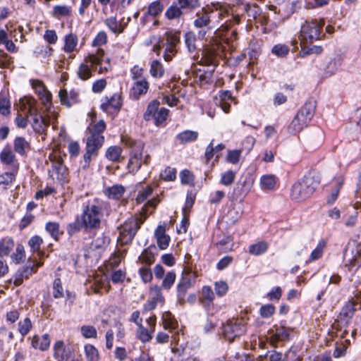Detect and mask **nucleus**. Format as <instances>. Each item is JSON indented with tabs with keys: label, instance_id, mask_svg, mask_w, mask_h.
<instances>
[{
	"label": "nucleus",
	"instance_id": "f257e3e1",
	"mask_svg": "<svg viewBox=\"0 0 361 361\" xmlns=\"http://www.w3.org/2000/svg\"><path fill=\"white\" fill-rule=\"evenodd\" d=\"M106 129V124L101 120L95 124H91L87 128L88 134L86 140L85 154L83 156L84 168L90 165L92 157H96L102 147L104 137L102 135Z\"/></svg>",
	"mask_w": 361,
	"mask_h": 361
},
{
	"label": "nucleus",
	"instance_id": "f03ea898",
	"mask_svg": "<svg viewBox=\"0 0 361 361\" xmlns=\"http://www.w3.org/2000/svg\"><path fill=\"white\" fill-rule=\"evenodd\" d=\"M321 181L320 173L311 171L302 178L295 183L291 188L290 197L296 202H301L310 197Z\"/></svg>",
	"mask_w": 361,
	"mask_h": 361
},
{
	"label": "nucleus",
	"instance_id": "7ed1b4c3",
	"mask_svg": "<svg viewBox=\"0 0 361 361\" xmlns=\"http://www.w3.org/2000/svg\"><path fill=\"white\" fill-rule=\"evenodd\" d=\"M104 52L102 49H98L96 54H89L85 59V63L80 64L78 68V75L82 80H87L92 76V69L88 63L94 67L99 73L107 71L110 68L109 59L104 60Z\"/></svg>",
	"mask_w": 361,
	"mask_h": 361
},
{
	"label": "nucleus",
	"instance_id": "20e7f679",
	"mask_svg": "<svg viewBox=\"0 0 361 361\" xmlns=\"http://www.w3.org/2000/svg\"><path fill=\"white\" fill-rule=\"evenodd\" d=\"M165 39H161L154 46L153 51L158 55L161 49H164V59L166 61H171L177 53L176 47L180 42V32L173 30L165 33Z\"/></svg>",
	"mask_w": 361,
	"mask_h": 361
},
{
	"label": "nucleus",
	"instance_id": "39448f33",
	"mask_svg": "<svg viewBox=\"0 0 361 361\" xmlns=\"http://www.w3.org/2000/svg\"><path fill=\"white\" fill-rule=\"evenodd\" d=\"M145 219L146 216L143 219L137 216H131L123 224L118 228L119 231L118 241L121 245H126L130 243Z\"/></svg>",
	"mask_w": 361,
	"mask_h": 361
},
{
	"label": "nucleus",
	"instance_id": "423d86ee",
	"mask_svg": "<svg viewBox=\"0 0 361 361\" xmlns=\"http://www.w3.org/2000/svg\"><path fill=\"white\" fill-rule=\"evenodd\" d=\"M324 25L323 19L312 20L311 21H305L301 26L300 30V45L304 44L311 43L314 40L321 39V30Z\"/></svg>",
	"mask_w": 361,
	"mask_h": 361
},
{
	"label": "nucleus",
	"instance_id": "0eeeda50",
	"mask_svg": "<svg viewBox=\"0 0 361 361\" xmlns=\"http://www.w3.org/2000/svg\"><path fill=\"white\" fill-rule=\"evenodd\" d=\"M144 144L142 142H135L131 146L130 158L128 163V169L130 173H135L141 167L142 163L148 164L150 157L147 154L143 157L142 152Z\"/></svg>",
	"mask_w": 361,
	"mask_h": 361
},
{
	"label": "nucleus",
	"instance_id": "6e6552de",
	"mask_svg": "<svg viewBox=\"0 0 361 361\" xmlns=\"http://www.w3.org/2000/svg\"><path fill=\"white\" fill-rule=\"evenodd\" d=\"M103 216L101 207L89 204L83 211L82 224L87 228H99Z\"/></svg>",
	"mask_w": 361,
	"mask_h": 361
},
{
	"label": "nucleus",
	"instance_id": "1a4fd4ad",
	"mask_svg": "<svg viewBox=\"0 0 361 361\" xmlns=\"http://www.w3.org/2000/svg\"><path fill=\"white\" fill-rule=\"evenodd\" d=\"M246 328L238 319L228 320L223 325V335L229 342L233 341L235 337L240 336L245 332Z\"/></svg>",
	"mask_w": 361,
	"mask_h": 361
},
{
	"label": "nucleus",
	"instance_id": "9d476101",
	"mask_svg": "<svg viewBox=\"0 0 361 361\" xmlns=\"http://www.w3.org/2000/svg\"><path fill=\"white\" fill-rule=\"evenodd\" d=\"M46 116H42L39 114L37 107L35 109L31 110V112L28 114L32 117V128L37 133H42L44 130L45 128L48 126L51 120L56 118L54 114L51 112V108L49 111L46 109Z\"/></svg>",
	"mask_w": 361,
	"mask_h": 361
},
{
	"label": "nucleus",
	"instance_id": "9b49d317",
	"mask_svg": "<svg viewBox=\"0 0 361 361\" xmlns=\"http://www.w3.org/2000/svg\"><path fill=\"white\" fill-rule=\"evenodd\" d=\"M31 85L35 92L39 97L42 104L44 105L47 111H49V108L51 106V94L47 89L44 83L39 80H31Z\"/></svg>",
	"mask_w": 361,
	"mask_h": 361
},
{
	"label": "nucleus",
	"instance_id": "f8f14e48",
	"mask_svg": "<svg viewBox=\"0 0 361 361\" xmlns=\"http://www.w3.org/2000/svg\"><path fill=\"white\" fill-rule=\"evenodd\" d=\"M164 301L161 288L158 286H154L150 288L149 299L144 305V310L145 311H152L158 305H163Z\"/></svg>",
	"mask_w": 361,
	"mask_h": 361
},
{
	"label": "nucleus",
	"instance_id": "ddd939ff",
	"mask_svg": "<svg viewBox=\"0 0 361 361\" xmlns=\"http://www.w3.org/2000/svg\"><path fill=\"white\" fill-rule=\"evenodd\" d=\"M356 302L349 300L342 307L340 314L338 317V326L342 327H346L349 325L351 319L356 311Z\"/></svg>",
	"mask_w": 361,
	"mask_h": 361
},
{
	"label": "nucleus",
	"instance_id": "4468645a",
	"mask_svg": "<svg viewBox=\"0 0 361 361\" xmlns=\"http://www.w3.org/2000/svg\"><path fill=\"white\" fill-rule=\"evenodd\" d=\"M54 356L57 361H73L72 348L66 346L62 341H58L54 343Z\"/></svg>",
	"mask_w": 361,
	"mask_h": 361
},
{
	"label": "nucleus",
	"instance_id": "2eb2a0df",
	"mask_svg": "<svg viewBox=\"0 0 361 361\" xmlns=\"http://www.w3.org/2000/svg\"><path fill=\"white\" fill-rule=\"evenodd\" d=\"M214 10L211 7H204L200 11L196 13V19L194 20V25L197 28L208 27L211 23V14Z\"/></svg>",
	"mask_w": 361,
	"mask_h": 361
},
{
	"label": "nucleus",
	"instance_id": "dca6fc26",
	"mask_svg": "<svg viewBox=\"0 0 361 361\" xmlns=\"http://www.w3.org/2000/svg\"><path fill=\"white\" fill-rule=\"evenodd\" d=\"M42 265L41 262L35 263V262H30V264L27 265L23 269L18 270L15 276L14 284L20 286L24 279H27L32 273H35L38 267Z\"/></svg>",
	"mask_w": 361,
	"mask_h": 361
},
{
	"label": "nucleus",
	"instance_id": "f3484780",
	"mask_svg": "<svg viewBox=\"0 0 361 361\" xmlns=\"http://www.w3.org/2000/svg\"><path fill=\"white\" fill-rule=\"evenodd\" d=\"M309 124L306 118L300 116L298 113L295 116L288 127V131L290 134L296 135L302 131Z\"/></svg>",
	"mask_w": 361,
	"mask_h": 361
},
{
	"label": "nucleus",
	"instance_id": "a211bd4d",
	"mask_svg": "<svg viewBox=\"0 0 361 361\" xmlns=\"http://www.w3.org/2000/svg\"><path fill=\"white\" fill-rule=\"evenodd\" d=\"M147 322L151 327V331L145 329L142 325L138 326L137 336L142 342H147L152 339V334L154 331L156 325V317H149L147 319Z\"/></svg>",
	"mask_w": 361,
	"mask_h": 361
},
{
	"label": "nucleus",
	"instance_id": "6ab92c4d",
	"mask_svg": "<svg viewBox=\"0 0 361 361\" xmlns=\"http://www.w3.org/2000/svg\"><path fill=\"white\" fill-rule=\"evenodd\" d=\"M149 89V83L145 78H138V80L134 81L131 90V96L137 99L139 97L145 94Z\"/></svg>",
	"mask_w": 361,
	"mask_h": 361
},
{
	"label": "nucleus",
	"instance_id": "aec40b11",
	"mask_svg": "<svg viewBox=\"0 0 361 361\" xmlns=\"http://www.w3.org/2000/svg\"><path fill=\"white\" fill-rule=\"evenodd\" d=\"M315 108L316 102L313 99H309L300 109L298 113L310 123L314 115Z\"/></svg>",
	"mask_w": 361,
	"mask_h": 361
},
{
	"label": "nucleus",
	"instance_id": "412c9836",
	"mask_svg": "<svg viewBox=\"0 0 361 361\" xmlns=\"http://www.w3.org/2000/svg\"><path fill=\"white\" fill-rule=\"evenodd\" d=\"M216 99V104L220 106L225 113H228L231 106L228 102L234 99L231 95V92L228 90L220 91L219 97H217Z\"/></svg>",
	"mask_w": 361,
	"mask_h": 361
},
{
	"label": "nucleus",
	"instance_id": "4be33fe9",
	"mask_svg": "<svg viewBox=\"0 0 361 361\" xmlns=\"http://www.w3.org/2000/svg\"><path fill=\"white\" fill-rule=\"evenodd\" d=\"M17 106L20 111H24L26 116H29L31 110L36 108V100L30 97H25L20 99Z\"/></svg>",
	"mask_w": 361,
	"mask_h": 361
},
{
	"label": "nucleus",
	"instance_id": "5701e85b",
	"mask_svg": "<svg viewBox=\"0 0 361 361\" xmlns=\"http://www.w3.org/2000/svg\"><path fill=\"white\" fill-rule=\"evenodd\" d=\"M106 277L104 276H97L88 280V284L92 288L94 293H99L103 288L108 291V288H106Z\"/></svg>",
	"mask_w": 361,
	"mask_h": 361
},
{
	"label": "nucleus",
	"instance_id": "b1692460",
	"mask_svg": "<svg viewBox=\"0 0 361 361\" xmlns=\"http://www.w3.org/2000/svg\"><path fill=\"white\" fill-rule=\"evenodd\" d=\"M121 106V97L116 94H114L110 99L106 98L105 102L101 104V109L106 112H108L110 108H113L115 110H118Z\"/></svg>",
	"mask_w": 361,
	"mask_h": 361
},
{
	"label": "nucleus",
	"instance_id": "393cba45",
	"mask_svg": "<svg viewBox=\"0 0 361 361\" xmlns=\"http://www.w3.org/2000/svg\"><path fill=\"white\" fill-rule=\"evenodd\" d=\"M14 150L20 155H25L30 149V145L23 137H17L13 142Z\"/></svg>",
	"mask_w": 361,
	"mask_h": 361
},
{
	"label": "nucleus",
	"instance_id": "a878e982",
	"mask_svg": "<svg viewBox=\"0 0 361 361\" xmlns=\"http://www.w3.org/2000/svg\"><path fill=\"white\" fill-rule=\"evenodd\" d=\"M50 345V339L48 334H44L41 336H35L32 339V346L41 350H47Z\"/></svg>",
	"mask_w": 361,
	"mask_h": 361
},
{
	"label": "nucleus",
	"instance_id": "bb28decb",
	"mask_svg": "<svg viewBox=\"0 0 361 361\" xmlns=\"http://www.w3.org/2000/svg\"><path fill=\"white\" fill-rule=\"evenodd\" d=\"M59 96L63 104L71 106L77 102L78 93L75 91H71L68 94L66 90H61L59 92Z\"/></svg>",
	"mask_w": 361,
	"mask_h": 361
},
{
	"label": "nucleus",
	"instance_id": "cd10ccee",
	"mask_svg": "<svg viewBox=\"0 0 361 361\" xmlns=\"http://www.w3.org/2000/svg\"><path fill=\"white\" fill-rule=\"evenodd\" d=\"M195 274L192 272V269L185 267L178 282L192 287L195 283Z\"/></svg>",
	"mask_w": 361,
	"mask_h": 361
},
{
	"label": "nucleus",
	"instance_id": "c85d7f7f",
	"mask_svg": "<svg viewBox=\"0 0 361 361\" xmlns=\"http://www.w3.org/2000/svg\"><path fill=\"white\" fill-rule=\"evenodd\" d=\"M341 64V59L339 56H336L332 59H331L324 68V75L325 77L331 76L334 74L338 68Z\"/></svg>",
	"mask_w": 361,
	"mask_h": 361
},
{
	"label": "nucleus",
	"instance_id": "c756f323",
	"mask_svg": "<svg viewBox=\"0 0 361 361\" xmlns=\"http://www.w3.org/2000/svg\"><path fill=\"white\" fill-rule=\"evenodd\" d=\"M105 194L109 198L118 200L122 197L125 192V188L121 185H114L105 190Z\"/></svg>",
	"mask_w": 361,
	"mask_h": 361
},
{
	"label": "nucleus",
	"instance_id": "7c9ffc66",
	"mask_svg": "<svg viewBox=\"0 0 361 361\" xmlns=\"http://www.w3.org/2000/svg\"><path fill=\"white\" fill-rule=\"evenodd\" d=\"M183 15L181 8L174 2L165 11V16L169 20L179 19Z\"/></svg>",
	"mask_w": 361,
	"mask_h": 361
},
{
	"label": "nucleus",
	"instance_id": "2f4dec72",
	"mask_svg": "<svg viewBox=\"0 0 361 361\" xmlns=\"http://www.w3.org/2000/svg\"><path fill=\"white\" fill-rule=\"evenodd\" d=\"M63 50L65 52L70 53L76 50L78 45V37L75 35L70 33L65 37Z\"/></svg>",
	"mask_w": 361,
	"mask_h": 361
},
{
	"label": "nucleus",
	"instance_id": "473e14b6",
	"mask_svg": "<svg viewBox=\"0 0 361 361\" xmlns=\"http://www.w3.org/2000/svg\"><path fill=\"white\" fill-rule=\"evenodd\" d=\"M162 323L166 329H174L178 326V322L169 311L162 314Z\"/></svg>",
	"mask_w": 361,
	"mask_h": 361
},
{
	"label": "nucleus",
	"instance_id": "72a5a7b5",
	"mask_svg": "<svg viewBox=\"0 0 361 361\" xmlns=\"http://www.w3.org/2000/svg\"><path fill=\"white\" fill-rule=\"evenodd\" d=\"M16 156L11 147H5L0 153V160L4 164H11L15 160Z\"/></svg>",
	"mask_w": 361,
	"mask_h": 361
},
{
	"label": "nucleus",
	"instance_id": "f704fd0d",
	"mask_svg": "<svg viewBox=\"0 0 361 361\" xmlns=\"http://www.w3.org/2000/svg\"><path fill=\"white\" fill-rule=\"evenodd\" d=\"M46 231L56 240L63 234V231L60 229V225L57 222H48L45 226Z\"/></svg>",
	"mask_w": 361,
	"mask_h": 361
},
{
	"label": "nucleus",
	"instance_id": "c9c22d12",
	"mask_svg": "<svg viewBox=\"0 0 361 361\" xmlns=\"http://www.w3.org/2000/svg\"><path fill=\"white\" fill-rule=\"evenodd\" d=\"M269 248V243L260 241L251 245L249 247V252L252 255H260L264 253Z\"/></svg>",
	"mask_w": 361,
	"mask_h": 361
},
{
	"label": "nucleus",
	"instance_id": "e433bc0d",
	"mask_svg": "<svg viewBox=\"0 0 361 361\" xmlns=\"http://www.w3.org/2000/svg\"><path fill=\"white\" fill-rule=\"evenodd\" d=\"M84 350L87 361H99V354L94 345L87 344L84 346Z\"/></svg>",
	"mask_w": 361,
	"mask_h": 361
},
{
	"label": "nucleus",
	"instance_id": "4c0bfd02",
	"mask_svg": "<svg viewBox=\"0 0 361 361\" xmlns=\"http://www.w3.org/2000/svg\"><path fill=\"white\" fill-rule=\"evenodd\" d=\"M202 59L204 60V63L207 65H216V54L215 50L213 48H207L203 52Z\"/></svg>",
	"mask_w": 361,
	"mask_h": 361
},
{
	"label": "nucleus",
	"instance_id": "58836bf2",
	"mask_svg": "<svg viewBox=\"0 0 361 361\" xmlns=\"http://www.w3.org/2000/svg\"><path fill=\"white\" fill-rule=\"evenodd\" d=\"M198 137V133L193 130H185L180 133L177 135V139L181 143H187L189 142H192L197 140Z\"/></svg>",
	"mask_w": 361,
	"mask_h": 361
},
{
	"label": "nucleus",
	"instance_id": "ea45409f",
	"mask_svg": "<svg viewBox=\"0 0 361 361\" xmlns=\"http://www.w3.org/2000/svg\"><path fill=\"white\" fill-rule=\"evenodd\" d=\"M347 252L344 255V259L346 262V265L349 267V269L351 270L353 267H359L361 266V254L356 251L355 254H353L352 257L347 259Z\"/></svg>",
	"mask_w": 361,
	"mask_h": 361
},
{
	"label": "nucleus",
	"instance_id": "a19ab883",
	"mask_svg": "<svg viewBox=\"0 0 361 361\" xmlns=\"http://www.w3.org/2000/svg\"><path fill=\"white\" fill-rule=\"evenodd\" d=\"M159 102L157 100L152 101L147 106L146 112L144 114V118L146 121H151L155 116L159 109Z\"/></svg>",
	"mask_w": 361,
	"mask_h": 361
},
{
	"label": "nucleus",
	"instance_id": "79ce46f5",
	"mask_svg": "<svg viewBox=\"0 0 361 361\" xmlns=\"http://www.w3.org/2000/svg\"><path fill=\"white\" fill-rule=\"evenodd\" d=\"M164 73V68L161 63L157 60H154L150 66V74L154 78H161Z\"/></svg>",
	"mask_w": 361,
	"mask_h": 361
},
{
	"label": "nucleus",
	"instance_id": "37998d69",
	"mask_svg": "<svg viewBox=\"0 0 361 361\" xmlns=\"http://www.w3.org/2000/svg\"><path fill=\"white\" fill-rule=\"evenodd\" d=\"M214 299V293L209 286H204L202 289L201 302L204 306L208 305Z\"/></svg>",
	"mask_w": 361,
	"mask_h": 361
},
{
	"label": "nucleus",
	"instance_id": "c03bdc74",
	"mask_svg": "<svg viewBox=\"0 0 361 361\" xmlns=\"http://www.w3.org/2000/svg\"><path fill=\"white\" fill-rule=\"evenodd\" d=\"M252 183V181L247 180H244L243 183H238L234 190V192L236 193L238 197H244L248 193Z\"/></svg>",
	"mask_w": 361,
	"mask_h": 361
},
{
	"label": "nucleus",
	"instance_id": "a18cd8bd",
	"mask_svg": "<svg viewBox=\"0 0 361 361\" xmlns=\"http://www.w3.org/2000/svg\"><path fill=\"white\" fill-rule=\"evenodd\" d=\"M14 243L11 238H4L0 241V257L7 255L13 250Z\"/></svg>",
	"mask_w": 361,
	"mask_h": 361
},
{
	"label": "nucleus",
	"instance_id": "49530a36",
	"mask_svg": "<svg viewBox=\"0 0 361 361\" xmlns=\"http://www.w3.org/2000/svg\"><path fill=\"white\" fill-rule=\"evenodd\" d=\"M164 9V5L160 0L152 2L147 8V13L153 17L159 16Z\"/></svg>",
	"mask_w": 361,
	"mask_h": 361
},
{
	"label": "nucleus",
	"instance_id": "de8ad7c7",
	"mask_svg": "<svg viewBox=\"0 0 361 361\" xmlns=\"http://www.w3.org/2000/svg\"><path fill=\"white\" fill-rule=\"evenodd\" d=\"M122 152V149L118 146H111L109 147L106 152V157L108 159L112 161H117L119 160Z\"/></svg>",
	"mask_w": 361,
	"mask_h": 361
},
{
	"label": "nucleus",
	"instance_id": "09e8293b",
	"mask_svg": "<svg viewBox=\"0 0 361 361\" xmlns=\"http://www.w3.org/2000/svg\"><path fill=\"white\" fill-rule=\"evenodd\" d=\"M326 243L324 240H321L317 244L316 248L311 252L310 256V261H315L322 257L324 249L326 247Z\"/></svg>",
	"mask_w": 361,
	"mask_h": 361
},
{
	"label": "nucleus",
	"instance_id": "8fccbe9b",
	"mask_svg": "<svg viewBox=\"0 0 361 361\" xmlns=\"http://www.w3.org/2000/svg\"><path fill=\"white\" fill-rule=\"evenodd\" d=\"M176 4L183 11L185 9L192 11L200 6L199 0H177Z\"/></svg>",
	"mask_w": 361,
	"mask_h": 361
},
{
	"label": "nucleus",
	"instance_id": "3c124183",
	"mask_svg": "<svg viewBox=\"0 0 361 361\" xmlns=\"http://www.w3.org/2000/svg\"><path fill=\"white\" fill-rule=\"evenodd\" d=\"M191 288L190 286L188 285H185L183 283H181L180 282H178L176 285V291H177V299L178 302L180 305H183L185 302V295L188 291V290Z\"/></svg>",
	"mask_w": 361,
	"mask_h": 361
},
{
	"label": "nucleus",
	"instance_id": "603ef678",
	"mask_svg": "<svg viewBox=\"0 0 361 361\" xmlns=\"http://www.w3.org/2000/svg\"><path fill=\"white\" fill-rule=\"evenodd\" d=\"M214 10V13H217L218 18L220 20H224L229 16V8L220 4H214L211 7Z\"/></svg>",
	"mask_w": 361,
	"mask_h": 361
},
{
	"label": "nucleus",
	"instance_id": "864d4df0",
	"mask_svg": "<svg viewBox=\"0 0 361 361\" xmlns=\"http://www.w3.org/2000/svg\"><path fill=\"white\" fill-rule=\"evenodd\" d=\"M160 177L165 181H173L176 178V169L170 166H167L160 173Z\"/></svg>",
	"mask_w": 361,
	"mask_h": 361
},
{
	"label": "nucleus",
	"instance_id": "5fc2aeb1",
	"mask_svg": "<svg viewBox=\"0 0 361 361\" xmlns=\"http://www.w3.org/2000/svg\"><path fill=\"white\" fill-rule=\"evenodd\" d=\"M196 36L192 32H188L185 35V43L190 52H192L196 49Z\"/></svg>",
	"mask_w": 361,
	"mask_h": 361
},
{
	"label": "nucleus",
	"instance_id": "6e6d98bb",
	"mask_svg": "<svg viewBox=\"0 0 361 361\" xmlns=\"http://www.w3.org/2000/svg\"><path fill=\"white\" fill-rule=\"evenodd\" d=\"M289 47L286 44H278L272 47V54L279 58H283L289 53Z\"/></svg>",
	"mask_w": 361,
	"mask_h": 361
},
{
	"label": "nucleus",
	"instance_id": "4d7b16f0",
	"mask_svg": "<svg viewBox=\"0 0 361 361\" xmlns=\"http://www.w3.org/2000/svg\"><path fill=\"white\" fill-rule=\"evenodd\" d=\"M105 25L114 33H121L123 30V28H121L120 24L114 17H110L106 19Z\"/></svg>",
	"mask_w": 361,
	"mask_h": 361
},
{
	"label": "nucleus",
	"instance_id": "13d9d810",
	"mask_svg": "<svg viewBox=\"0 0 361 361\" xmlns=\"http://www.w3.org/2000/svg\"><path fill=\"white\" fill-rule=\"evenodd\" d=\"M12 259L15 263L19 264L23 262L25 259V252L24 247L22 245H18L16 248V252L11 256Z\"/></svg>",
	"mask_w": 361,
	"mask_h": 361
},
{
	"label": "nucleus",
	"instance_id": "bf43d9fd",
	"mask_svg": "<svg viewBox=\"0 0 361 361\" xmlns=\"http://www.w3.org/2000/svg\"><path fill=\"white\" fill-rule=\"evenodd\" d=\"M176 275L173 271H169L163 279L161 286L166 290H169L173 285Z\"/></svg>",
	"mask_w": 361,
	"mask_h": 361
},
{
	"label": "nucleus",
	"instance_id": "052dcab7",
	"mask_svg": "<svg viewBox=\"0 0 361 361\" xmlns=\"http://www.w3.org/2000/svg\"><path fill=\"white\" fill-rule=\"evenodd\" d=\"M82 335L86 338H95L97 337V330L92 326L84 325L80 328Z\"/></svg>",
	"mask_w": 361,
	"mask_h": 361
},
{
	"label": "nucleus",
	"instance_id": "680f3d73",
	"mask_svg": "<svg viewBox=\"0 0 361 361\" xmlns=\"http://www.w3.org/2000/svg\"><path fill=\"white\" fill-rule=\"evenodd\" d=\"M180 179L183 185H192L194 176L190 171L185 169L180 171Z\"/></svg>",
	"mask_w": 361,
	"mask_h": 361
},
{
	"label": "nucleus",
	"instance_id": "e2e57ef3",
	"mask_svg": "<svg viewBox=\"0 0 361 361\" xmlns=\"http://www.w3.org/2000/svg\"><path fill=\"white\" fill-rule=\"evenodd\" d=\"M219 250L223 252H228L233 250V243L231 237H226L221 240L218 243Z\"/></svg>",
	"mask_w": 361,
	"mask_h": 361
},
{
	"label": "nucleus",
	"instance_id": "0e129e2a",
	"mask_svg": "<svg viewBox=\"0 0 361 361\" xmlns=\"http://www.w3.org/2000/svg\"><path fill=\"white\" fill-rule=\"evenodd\" d=\"M235 177V173L232 171H227L222 173L221 178V183L228 186L233 183Z\"/></svg>",
	"mask_w": 361,
	"mask_h": 361
},
{
	"label": "nucleus",
	"instance_id": "69168bd1",
	"mask_svg": "<svg viewBox=\"0 0 361 361\" xmlns=\"http://www.w3.org/2000/svg\"><path fill=\"white\" fill-rule=\"evenodd\" d=\"M32 327L31 321L29 318H25L23 321L18 324V331L22 336L28 334Z\"/></svg>",
	"mask_w": 361,
	"mask_h": 361
},
{
	"label": "nucleus",
	"instance_id": "338daca9",
	"mask_svg": "<svg viewBox=\"0 0 361 361\" xmlns=\"http://www.w3.org/2000/svg\"><path fill=\"white\" fill-rule=\"evenodd\" d=\"M169 111L165 108H161L157 113L156 114L155 116L152 118L154 120V123L157 126H159L161 123H163L164 121H166L167 116H168Z\"/></svg>",
	"mask_w": 361,
	"mask_h": 361
},
{
	"label": "nucleus",
	"instance_id": "774afa93",
	"mask_svg": "<svg viewBox=\"0 0 361 361\" xmlns=\"http://www.w3.org/2000/svg\"><path fill=\"white\" fill-rule=\"evenodd\" d=\"M53 13L56 17L66 16L70 13V8L65 5H57L54 7Z\"/></svg>",
	"mask_w": 361,
	"mask_h": 361
}]
</instances>
